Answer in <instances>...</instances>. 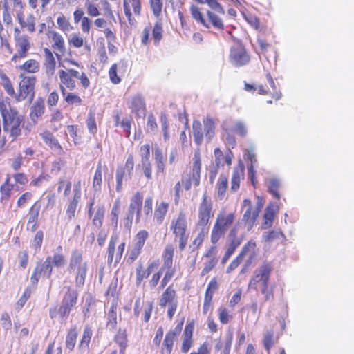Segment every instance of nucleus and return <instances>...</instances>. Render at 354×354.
<instances>
[{
  "label": "nucleus",
  "instance_id": "39",
  "mask_svg": "<svg viewBox=\"0 0 354 354\" xmlns=\"http://www.w3.org/2000/svg\"><path fill=\"white\" fill-rule=\"evenodd\" d=\"M22 122L21 117L12 122L10 126L8 132H10V136L15 138L18 137L21 132L20 125Z\"/></svg>",
  "mask_w": 354,
  "mask_h": 354
},
{
  "label": "nucleus",
  "instance_id": "11",
  "mask_svg": "<svg viewBox=\"0 0 354 354\" xmlns=\"http://www.w3.org/2000/svg\"><path fill=\"white\" fill-rule=\"evenodd\" d=\"M170 228L173 230L176 236L187 235L186 234L187 221L185 214L180 212L176 220L173 219Z\"/></svg>",
  "mask_w": 354,
  "mask_h": 354
},
{
  "label": "nucleus",
  "instance_id": "7",
  "mask_svg": "<svg viewBox=\"0 0 354 354\" xmlns=\"http://www.w3.org/2000/svg\"><path fill=\"white\" fill-rule=\"evenodd\" d=\"M127 104L129 109L135 114L136 118H143L145 116L147 111L145 97L141 93H136L129 97Z\"/></svg>",
  "mask_w": 354,
  "mask_h": 354
},
{
  "label": "nucleus",
  "instance_id": "23",
  "mask_svg": "<svg viewBox=\"0 0 354 354\" xmlns=\"http://www.w3.org/2000/svg\"><path fill=\"white\" fill-rule=\"evenodd\" d=\"M92 330L90 326L86 325L84 331L82 339L80 341V344L79 345V348L80 349H85L88 347V344L90 343L91 337H92Z\"/></svg>",
  "mask_w": 354,
  "mask_h": 354
},
{
  "label": "nucleus",
  "instance_id": "34",
  "mask_svg": "<svg viewBox=\"0 0 354 354\" xmlns=\"http://www.w3.org/2000/svg\"><path fill=\"white\" fill-rule=\"evenodd\" d=\"M162 23L161 20H158L153 26L152 35L154 40V44L158 45L162 37Z\"/></svg>",
  "mask_w": 354,
  "mask_h": 354
},
{
  "label": "nucleus",
  "instance_id": "58",
  "mask_svg": "<svg viewBox=\"0 0 354 354\" xmlns=\"http://www.w3.org/2000/svg\"><path fill=\"white\" fill-rule=\"evenodd\" d=\"M151 8L153 15L158 17L162 12V0H150Z\"/></svg>",
  "mask_w": 354,
  "mask_h": 354
},
{
  "label": "nucleus",
  "instance_id": "32",
  "mask_svg": "<svg viewBox=\"0 0 354 354\" xmlns=\"http://www.w3.org/2000/svg\"><path fill=\"white\" fill-rule=\"evenodd\" d=\"M226 230L219 225V222H216L214 225L212 235L211 241L212 243H216L220 238L224 234Z\"/></svg>",
  "mask_w": 354,
  "mask_h": 354
},
{
  "label": "nucleus",
  "instance_id": "35",
  "mask_svg": "<svg viewBox=\"0 0 354 354\" xmlns=\"http://www.w3.org/2000/svg\"><path fill=\"white\" fill-rule=\"evenodd\" d=\"M176 338L166 334L162 346V354H171Z\"/></svg>",
  "mask_w": 354,
  "mask_h": 354
},
{
  "label": "nucleus",
  "instance_id": "57",
  "mask_svg": "<svg viewBox=\"0 0 354 354\" xmlns=\"http://www.w3.org/2000/svg\"><path fill=\"white\" fill-rule=\"evenodd\" d=\"M133 165H134V163H133V156L132 155H129L127 160V162H126V164H125V166L124 167H118V169H123L125 170V175H127L128 176V178L129 179L131 178V175H132V173H133Z\"/></svg>",
  "mask_w": 354,
  "mask_h": 354
},
{
  "label": "nucleus",
  "instance_id": "38",
  "mask_svg": "<svg viewBox=\"0 0 354 354\" xmlns=\"http://www.w3.org/2000/svg\"><path fill=\"white\" fill-rule=\"evenodd\" d=\"M190 12L192 17L198 23L201 24L206 28H209V25L206 23L203 14L199 10L198 8L194 5L191 6Z\"/></svg>",
  "mask_w": 354,
  "mask_h": 354
},
{
  "label": "nucleus",
  "instance_id": "50",
  "mask_svg": "<svg viewBox=\"0 0 354 354\" xmlns=\"http://www.w3.org/2000/svg\"><path fill=\"white\" fill-rule=\"evenodd\" d=\"M105 209L104 206H100L98 207L95 214L94 216V218L93 219V223L94 225H95L97 227H101L102 224V219L104 216Z\"/></svg>",
  "mask_w": 354,
  "mask_h": 354
},
{
  "label": "nucleus",
  "instance_id": "25",
  "mask_svg": "<svg viewBox=\"0 0 354 354\" xmlns=\"http://www.w3.org/2000/svg\"><path fill=\"white\" fill-rule=\"evenodd\" d=\"M77 337V332L76 330V327L71 328L66 338V346L68 349L73 351L76 344V339Z\"/></svg>",
  "mask_w": 354,
  "mask_h": 354
},
{
  "label": "nucleus",
  "instance_id": "48",
  "mask_svg": "<svg viewBox=\"0 0 354 354\" xmlns=\"http://www.w3.org/2000/svg\"><path fill=\"white\" fill-rule=\"evenodd\" d=\"M116 191L120 192L122 189V179L124 178L126 180L129 179L127 175H125V170L123 169H117L116 170Z\"/></svg>",
  "mask_w": 354,
  "mask_h": 354
},
{
  "label": "nucleus",
  "instance_id": "16",
  "mask_svg": "<svg viewBox=\"0 0 354 354\" xmlns=\"http://www.w3.org/2000/svg\"><path fill=\"white\" fill-rule=\"evenodd\" d=\"M81 197L80 189L77 187H75L74 190V196L73 200L70 202L68 205L66 214L69 220L75 216L76 208L79 201Z\"/></svg>",
  "mask_w": 354,
  "mask_h": 354
},
{
  "label": "nucleus",
  "instance_id": "29",
  "mask_svg": "<svg viewBox=\"0 0 354 354\" xmlns=\"http://www.w3.org/2000/svg\"><path fill=\"white\" fill-rule=\"evenodd\" d=\"M281 183L279 179L272 178L268 182V192L273 195L276 198L279 199L280 195L278 192Z\"/></svg>",
  "mask_w": 354,
  "mask_h": 354
},
{
  "label": "nucleus",
  "instance_id": "8",
  "mask_svg": "<svg viewBox=\"0 0 354 354\" xmlns=\"http://www.w3.org/2000/svg\"><path fill=\"white\" fill-rule=\"evenodd\" d=\"M230 58L232 64L236 66L245 65L250 61V57L241 45H236L231 48Z\"/></svg>",
  "mask_w": 354,
  "mask_h": 354
},
{
  "label": "nucleus",
  "instance_id": "31",
  "mask_svg": "<svg viewBox=\"0 0 354 354\" xmlns=\"http://www.w3.org/2000/svg\"><path fill=\"white\" fill-rule=\"evenodd\" d=\"M168 209V204L162 202L156 207L154 212V218L156 219L158 223H161L164 219L165 214H167Z\"/></svg>",
  "mask_w": 354,
  "mask_h": 354
},
{
  "label": "nucleus",
  "instance_id": "45",
  "mask_svg": "<svg viewBox=\"0 0 354 354\" xmlns=\"http://www.w3.org/2000/svg\"><path fill=\"white\" fill-rule=\"evenodd\" d=\"M240 241H233L230 242L228 248L222 259V263L224 264L227 262L229 258L232 255L236 249L240 245Z\"/></svg>",
  "mask_w": 354,
  "mask_h": 354
},
{
  "label": "nucleus",
  "instance_id": "33",
  "mask_svg": "<svg viewBox=\"0 0 354 354\" xmlns=\"http://www.w3.org/2000/svg\"><path fill=\"white\" fill-rule=\"evenodd\" d=\"M205 126V137L210 142L214 136L215 124L212 119L207 118L203 121Z\"/></svg>",
  "mask_w": 354,
  "mask_h": 354
},
{
  "label": "nucleus",
  "instance_id": "26",
  "mask_svg": "<svg viewBox=\"0 0 354 354\" xmlns=\"http://www.w3.org/2000/svg\"><path fill=\"white\" fill-rule=\"evenodd\" d=\"M201 166V165L200 158L195 155V160L193 163V172L192 176V180L194 181L195 186H198L200 183Z\"/></svg>",
  "mask_w": 354,
  "mask_h": 354
},
{
  "label": "nucleus",
  "instance_id": "53",
  "mask_svg": "<svg viewBox=\"0 0 354 354\" xmlns=\"http://www.w3.org/2000/svg\"><path fill=\"white\" fill-rule=\"evenodd\" d=\"M1 79L3 81V86L6 91V93L10 96H15L17 95L15 93V89L12 86L11 82L6 75L3 74L1 75Z\"/></svg>",
  "mask_w": 354,
  "mask_h": 354
},
{
  "label": "nucleus",
  "instance_id": "17",
  "mask_svg": "<svg viewBox=\"0 0 354 354\" xmlns=\"http://www.w3.org/2000/svg\"><path fill=\"white\" fill-rule=\"evenodd\" d=\"M17 17L19 24L22 28H26L27 30L30 32H32L35 30V17L32 14H30L28 16L26 21L24 20V15L21 11L17 12Z\"/></svg>",
  "mask_w": 354,
  "mask_h": 354
},
{
  "label": "nucleus",
  "instance_id": "22",
  "mask_svg": "<svg viewBox=\"0 0 354 354\" xmlns=\"http://www.w3.org/2000/svg\"><path fill=\"white\" fill-rule=\"evenodd\" d=\"M193 137L196 145H200L203 139L202 124L198 120H194L192 124Z\"/></svg>",
  "mask_w": 354,
  "mask_h": 354
},
{
  "label": "nucleus",
  "instance_id": "5",
  "mask_svg": "<svg viewBox=\"0 0 354 354\" xmlns=\"http://www.w3.org/2000/svg\"><path fill=\"white\" fill-rule=\"evenodd\" d=\"M142 201L143 196L139 192H137L131 198L128 209L122 220V223L127 230H129L131 229L135 214L136 215V223L140 221Z\"/></svg>",
  "mask_w": 354,
  "mask_h": 354
},
{
  "label": "nucleus",
  "instance_id": "44",
  "mask_svg": "<svg viewBox=\"0 0 354 354\" xmlns=\"http://www.w3.org/2000/svg\"><path fill=\"white\" fill-rule=\"evenodd\" d=\"M10 178L8 177L6 182L1 186L0 192L1 194V200L8 201L10 197V192L13 188V185L9 183Z\"/></svg>",
  "mask_w": 354,
  "mask_h": 354
},
{
  "label": "nucleus",
  "instance_id": "64",
  "mask_svg": "<svg viewBox=\"0 0 354 354\" xmlns=\"http://www.w3.org/2000/svg\"><path fill=\"white\" fill-rule=\"evenodd\" d=\"M1 326L6 330L10 329L12 326L11 319L8 313L5 312L1 315Z\"/></svg>",
  "mask_w": 354,
  "mask_h": 354
},
{
  "label": "nucleus",
  "instance_id": "40",
  "mask_svg": "<svg viewBox=\"0 0 354 354\" xmlns=\"http://www.w3.org/2000/svg\"><path fill=\"white\" fill-rule=\"evenodd\" d=\"M207 15L209 21L215 28L218 30L224 29V24L221 18L211 11H207Z\"/></svg>",
  "mask_w": 354,
  "mask_h": 354
},
{
  "label": "nucleus",
  "instance_id": "3",
  "mask_svg": "<svg viewBox=\"0 0 354 354\" xmlns=\"http://www.w3.org/2000/svg\"><path fill=\"white\" fill-rule=\"evenodd\" d=\"M272 270L273 266L272 263L264 261L254 272L253 277L248 284V288L257 290V283H261V292L263 295L268 292L270 290H268V281Z\"/></svg>",
  "mask_w": 354,
  "mask_h": 354
},
{
  "label": "nucleus",
  "instance_id": "55",
  "mask_svg": "<svg viewBox=\"0 0 354 354\" xmlns=\"http://www.w3.org/2000/svg\"><path fill=\"white\" fill-rule=\"evenodd\" d=\"M86 123L89 132L91 133H95L97 131V126L95 122V113L91 111H90L88 113Z\"/></svg>",
  "mask_w": 354,
  "mask_h": 354
},
{
  "label": "nucleus",
  "instance_id": "49",
  "mask_svg": "<svg viewBox=\"0 0 354 354\" xmlns=\"http://www.w3.org/2000/svg\"><path fill=\"white\" fill-rule=\"evenodd\" d=\"M154 156L157 164L158 170L163 172L165 169L164 157L160 148L157 147L155 149Z\"/></svg>",
  "mask_w": 354,
  "mask_h": 354
},
{
  "label": "nucleus",
  "instance_id": "46",
  "mask_svg": "<svg viewBox=\"0 0 354 354\" xmlns=\"http://www.w3.org/2000/svg\"><path fill=\"white\" fill-rule=\"evenodd\" d=\"M149 236L148 232L146 230L140 231L136 236L134 239V245L135 247L142 249L146 239Z\"/></svg>",
  "mask_w": 354,
  "mask_h": 354
},
{
  "label": "nucleus",
  "instance_id": "6",
  "mask_svg": "<svg viewBox=\"0 0 354 354\" xmlns=\"http://www.w3.org/2000/svg\"><path fill=\"white\" fill-rule=\"evenodd\" d=\"M22 78L19 84V93L15 95V100L21 102L28 99L30 103L35 97V86L36 78L35 77H28L20 75Z\"/></svg>",
  "mask_w": 354,
  "mask_h": 354
},
{
  "label": "nucleus",
  "instance_id": "15",
  "mask_svg": "<svg viewBox=\"0 0 354 354\" xmlns=\"http://www.w3.org/2000/svg\"><path fill=\"white\" fill-rule=\"evenodd\" d=\"M159 266L158 262H151L145 270H143L142 266H140L136 269V284L139 286L144 279L149 277L151 273L156 269Z\"/></svg>",
  "mask_w": 354,
  "mask_h": 354
},
{
  "label": "nucleus",
  "instance_id": "1",
  "mask_svg": "<svg viewBox=\"0 0 354 354\" xmlns=\"http://www.w3.org/2000/svg\"><path fill=\"white\" fill-rule=\"evenodd\" d=\"M64 295L62 299L61 305L59 308H50L49 315L51 319L57 317V315L61 319H66L71 310L75 307L77 302L78 292L76 290L71 286H64L63 288Z\"/></svg>",
  "mask_w": 354,
  "mask_h": 354
},
{
  "label": "nucleus",
  "instance_id": "13",
  "mask_svg": "<svg viewBox=\"0 0 354 354\" xmlns=\"http://www.w3.org/2000/svg\"><path fill=\"white\" fill-rule=\"evenodd\" d=\"M41 209V203L38 201H36L30 208L28 212V227L32 224L30 227L31 231L34 232L37 228V220L39 216V213Z\"/></svg>",
  "mask_w": 354,
  "mask_h": 354
},
{
  "label": "nucleus",
  "instance_id": "47",
  "mask_svg": "<svg viewBox=\"0 0 354 354\" xmlns=\"http://www.w3.org/2000/svg\"><path fill=\"white\" fill-rule=\"evenodd\" d=\"M52 39L53 41V47L63 53L64 50V41L62 35L55 32L53 34Z\"/></svg>",
  "mask_w": 354,
  "mask_h": 354
},
{
  "label": "nucleus",
  "instance_id": "30",
  "mask_svg": "<svg viewBox=\"0 0 354 354\" xmlns=\"http://www.w3.org/2000/svg\"><path fill=\"white\" fill-rule=\"evenodd\" d=\"M207 231L203 227L200 231L198 232L196 237L194 239L192 244L189 245V249L191 252H194L202 244L205 236L207 234Z\"/></svg>",
  "mask_w": 354,
  "mask_h": 354
},
{
  "label": "nucleus",
  "instance_id": "63",
  "mask_svg": "<svg viewBox=\"0 0 354 354\" xmlns=\"http://www.w3.org/2000/svg\"><path fill=\"white\" fill-rule=\"evenodd\" d=\"M176 297V292L174 290L171 288V286H169L164 293L162 295V297L167 301L169 304L174 302L173 300Z\"/></svg>",
  "mask_w": 354,
  "mask_h": 354
},
{
  "label": "nucleus",
  "instance_id": "54",
  "mask_svg": "<svg viewBox=\"0 0 354 354\" xmlns=\"http://www.w3.org/2000/svg\"><path fill=\"white\" fill-rule=\"evenodd\" d=\"M234 217L233 214H229L227 216H219L216 222H219V225L227 230L233 223Z\"/></svg>",
  "mask_w": 354,
  "mask_h": 354
},
{
  "label": "nucleus",
  "instance_id": "4",
  "mask_svg": "<svg viewBox=\"0 0 354 354\" xmlns=\"http://www.w3.org/2000/svg\"><path fill=\"white\" fill-rule=\"evenodd\" d=\"M142 201L143 196L139 192H137L131 198L128 209L122 220V223L127 230H129L131 229L135 214L136 215V223L140 221Z\"/></svg>",
  "mask_w": 354,
  "mask_h": 354
},
{
  "label": "nucleus",
  "instance_id": "21",
  "mask_svg": "<svg viewBox=\"0 0 354 354\" xmlns=\"http://www.w3.org/2000/svg\"><path fill=\"white\" fill-rule=\"evenodd\" d=\"M116 306L112 304L108 315H107V323L106 328L109 330H113L116 328L117 326V312H116Z\"/></svg>",
  "mask_w": 354,
  "mask_h": 354
},
{
  "label": "nucleus",
  "instance_id": "37",
  "mask_svg": "<svg viewBox=\"0 0 354 354\" xmlns=\"http://www.w3.org/2000/svg\"><path fill=\"white\" fill-rule=\"evenodd\" d=\"M19 68L28 73H36L39 69V64L35 59H29L20 66Z\"/></svg>",
  "mask_w": 354,
  "mask_h": 354
},
{
  "label": "nucleus",
  "instance_id": "41",
  "mask_svg": "<svg viewBox=\"0 0 354 354\" xmlns=\"http://www.w3.org/2000/svg\"><path fill=\"white\" fill-rule=\"evenodd\" d=\"M42 138L44 141L51 147V149H61V146L59 144L57 140L53 136L52 133L46 132L42 135Z\"/></svg>",
  "mask_w": 354,
  "mask_h": 354
},
{
  "label": "nucleus",
  "instance_id": "61",
  "mask_svg": "<svg viewBox=\"0 0 354 354\" xmlns=\"http://www.w3.org/2000/svg\"><path fill=\"white\" fill-rule=\"evenodd\" d=\"M203 3H207L214 11L224 14L225 10L217 0H203Z\"/></svg>",
  "mask_w": 354,
  "mask_h": 354
},
{
  "label": "nucleus",
  "instance_id": "20",
  "mask_svg": "<svg viewBox=\"0 0 354 354\" xmlns=\"http://www.w3.org/2000/svg\"><path fill=\"white\" fill-rule=\"evenodd\" d=\"M37 266H39V274H43V276L47 279H50L53 272V264L51 263V256H48L46 257L45 261L42 263H37Z\"/></svg>",
  "mask_w": 354,
  "mask_h": 354
},
{
  "label": "nucleus",
  "instance_id": "9",
  "mask_svg": "<svg viewBox=\"0 0 354 354\" xmlns=\"http://www.w3.org/2000/svg\"><path fill=\"white\" fill-rule=\"evenodd\" d=\"M212 211V203L210 201L207 199L206 194H204L203 197V201L200 205L198 214H199V220H198V225L205 227L209 218L210 214Z\"/></svg>",
  "mask_w": 354,
  "mask_h": 354
},
{
  "label": "nucleus",
  "instance_id": "43",
  "mask_svg": "<svg viewBox=\"0 0 354 354\" xmlns=\"http://www.w3.org/2000/svg\"><path fill=\"white\" fill-rule=\"evenodd\" d=\"M263 239L266 242H272L276 239H284V235L281 231L272 230L268 232H265L263 234Z\"/></svg>",
  "mask_w": 354,
  "mask_h": 354
},
{
  "label": "nucleus",
  "instance_id": "27",
  "mask_svg": "<svg viewBox=\"0 0 354 354\" xmlns=\"http://www.w3.org/2000/svg\"><path fill=\"white\" fill-rule=\"evenodd\" d=\"M56 250L57 252L54 254L53 257H51V263L57 268L63 267L66 264V259L64 256L60 253L62 250V248L59 245Z\"/></svg>",
  "mask_w": 354,
  "mask_h": 354
},
{
  "label": "nucleus",
  "instance_id": "62",
  "mask_svg": "<svg viewBox=\"0 0 354 354\" xmlns=\"http://www.w3.org/2000/svg\"><path fill=\"white\" fill-rule=\"evenodd\" d=\"M218 260L213 257L211 260H209L208 262L205 263V266L201 272V275L204 276L209 273L214 267L217 264Z\"/></svg>",
  "mask_w": 354,
  "mask_h": 354
},
{
  "label": "nucleus",
  "instance_id": "18",
  "mask_svg": "<svg viewBox=\"0 0 354 354\" xmlns=\"http://www.w3.org/2000/svg\"><path fill=\"white\" fill-rule=\"evenodd\" d=\"M44 52L45 55L46 72L48 75H51L54 73L56 62L50 50L45 48Z\"/></svg>",
  "mask_w": 354,
  "mask_h": 354
},
{
  "label": "nucleus",
  "instance_id": "52",
  "mask_svg": "<svg viewBox=\"0 0 354 354\" xmlns=\"http://www.w3.org/2000/svg\"><path fill=\"white\" fill-rule=\"evenodd\" d=\"M227 178L221 176L219 178L218 184V196L221 199L223 198L225 191L227 187Z\"/></svg>",
  "mask_w": 354,
  "mask_h": 354
},
{
  "label": "nucleus",
  "instance_id": "2",
  "mask_svg": "<svg viewBox=\"0 0 354 354\" xmlns=\"http://www.w3.org/2000/svg\"><path fill=\"white\" fill-rule=\"evenodd\" d=\"M68 269L69 271L75 272L76 287H83L88 271V263L86 261H83L81 251L77 250L73 251Z\"/></svg>",
  "mask_w": 354,
  "mask_h": 354
},
{
  "label": "nucleus",
  "instance_id": "36",
  "mask_svg": "<svg viewBox=\"0 0 354 354\" xmlns=\"http://www.w3.org/2000/svg\"><path fill=\"white\" fill-rule=\"evenodd\" d=\"M118 241V235H113L109 243L107 263L111 264L114 259L115 245Z\"/></svg>",
  "mask_w": 354,
  "mask_h": 354
},
{
  "label": "nucleus",
  "instance_id": "24",
  "mask_svg": "<svg viewBox=\"0 0 354 354\" xmlns=\"http://www.w3.org/2000/svg\"><path fill=\"white\" fill-rule=\"evenodd\" d=\"M115 342L118 344L120 351H123L127 346V334L126 329H119L114 339Z\"/></svg>",
  "mask_w": 354,
  "mask_h": 354
},
{
  "label": "nucleus",
  "instance_id": "60",
  "mask_svg": "<svg viewBox=\"0 0 354 354\" xmlns=\"http://www.w3.org/2000/svg\"><path fill=\"white\" fill-rule=\"evenodd\" d=\"M241 179V172L239 170H234L231 180V190L236 192L239 188Z\"/></svg>",
  "mask_w": 354,
  "mask_h": 354
},
{
  "label": "nucleus",
  "instance_id": "51",
  "mask_svg": "<svg viewBox=\"0 0 354 354\" xmlns=\"http://www.w3.org/2000/svg\"><path fill=\"white\" fill-rule=\"evenodd\" d=\"M102 180V168L99 165L95 170L93 183V187L95 191L100 189Z\"/></svg>",
  "mask_w": 354,
  "mask_h": 354
},
{
  "label": "nucleus",
  "instance_id": "12",
  "mask_svg": "<svg viewBox=\"0 0 354 354\" xmlns=\"http://www.w3.org/2000/svg\"><path fill=\"white\" fill-rule=\"evenodd\" d=\"M44 111V100L41 97H38L30 107V117L34 122H36L37 119L42 116Z\"/></svg>",
  "mask_w": 354,
  "mask_h": 354
},
{
  "label": "nucleus",
  "instance_id": "59",
  "mask_svg": "<svg viewBox=\"0 0 354 354\" xmlns=\"http://www.w3.org/2000/svg\"><path fill=\"white\" fill-rule=\"evenodd\" d=\"M218 284L216 279L213 278L210 282L209 283L207 288L206 289L205 297H210L211 299L213 297L214 292L218 289Z\"/></svg>",
  "mask_w": 354,
  "mask_h": 354
},
{
  "label": "nucleus",
  "instance_id": "56",
  "mask_svg": "<svg viewBox=\"0 0 354 354\" xmlns=\"http://www.w3.org/2000/svg\"><path fill=\"white\" fill-rule=\"evenodd\" d=\"M140 156L142 165L144 163L149 164L150 146L144 145L140 147Z\"/></svg>",
  "mask_w": 354,
  "mask_h": 354
},
{
  "label": "nucleus",
  "instance_id": "19",
  "mask_svg": "<svg viewBox=\"0 0 354 354\" xmlns=\"http://www.w3.org/2000/svg\"><path fill=\"white\" fill-rule=\"evenodd\" d=\"M244 156L246 159L250 160V162H251L250 164L248 165V176L251 180V182H252V185L254 186V185H255L254 180V170L253 163L257 162V159L255 158L254 148L251 147L250 149H247Z\"/></svg>",
  "mask_w": 354,
  "mask_h": 354
},
{
  "label": "nucleus",
  "instance_id": "14",
  "mask_svg": "<svg viewBox=\"0 0 354 354\" xmlns=\"http://www.w3.org/2000/svg\"><path fill=\"white\" fill-rule=\"evenodd\" d=\"M15 39L17 41V44L19 47V49L17 50L18 55H15L13 58H15L17 56L20 58L26 57L27 51L30 47L28 36H15Z\"/></svg>",
  "mask_w": 354,
  "mask_h": 354
},
{
  "label": "nucleus",
  "instance_id": "42",
  "mask_svg": "<svg viewBox=\"0 0 354 354\" xmlns=\"http://www.w3.org/2000/svg\"><path fill=\"white\" fill-rule=\"evenodd\" d=\"M59 74L61 82L64 84H65L68 88L73 89L75 87V81L71 78V77L67 72L61 70L59 71Z\"/></svg>",
  "mask_w": 354,
  "mask_h": 354
},
{
  "label": "nucleus",
  "instance_id": "10",
  "mask_svg": "<svg viewBox=\"0 0 354 354\" xmlns=\"http://www.w3.org/2000/svg\"><path fill=\"white\" fill-rule=\"evenodd\" d=\"M0 111L3 118V131L8 132L12 122L21 116L15 109L11 108L8 109L3 104H0Z\"/></svg>",
  "mask_w": 354,
  "mask_h": 354
},
{
  "label": "nucleus",
  "instance_id": "28",
  "mask_svg": "<svg viewBox=\"0 0 354 354\" xmlns=\"http://www.w3.org/2000/svg\"><path fill=\"white\" fill-rule=\"evenodd\" d=\"M274 216V205L270 204L267 206L265 210L264 219L266 220L263 224V228L266 229L272 225V221Z\"/></svg>",
  "mask_w": 354,
  "mask_h": 354
}]
</instances>
